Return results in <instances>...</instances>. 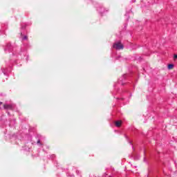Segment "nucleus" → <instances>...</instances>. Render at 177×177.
<instances>
[{
    "label": "nucleus",
    "instance_id": "obj_1",
    "mask_svg": "<svg viewBox=\"0 0 177 177\" xmlns=\"http://www.w3.org/2000/svg\"><path fill=\"white\" fill-rule=\"evenodd\" d=\"M113 48L120 50L121 49H124V46L122 45V44H121V42H118L113 45Z\"/></svg>",
    "mask_w": 177,
    "mask_h": 177
},
{
    "label": "nucleus",
    "instance_id": "obj_5",
    "mask_svg": "<svg viewBox=\"0 0 177 177\" xmlns=\"http://www.w3.org/2000/svg\"><path fill=\"white\" fill-rule=\"evenodd\" d=\"M37 145H42V144L41 143V140H37Z\"/></svg>",
    "mask_w": 177,
    "mask_h": 177
},
{
    "label": "nucleus",
    "instance_id": "obj_6",
    "mask_svg": "<svg viewBox=\"0 0 177 177\" xmlns=\"http://www.w3.org/2000/svg\"><path fill=\"white\" fill-rule=\"evenodd\" d=\"M174 59H177V55H174Z\"/></svg>",
    "mask_w": 177,
    "mask_h": 177
},
{
    "label": "nucleus",
    "instance_id": "obj_3",
    "mask_svg": "<svg viewBox=\"0 0 177 177\" xmlns=\"http://www.w3.org/2000/svg\"><path fill=\"white\" fill-rule=\"evenodd\" d=\"M115 127H118V128H120V127H121V125H122V121L119 120V121L115 122Z\"/></svg>",
    "mask_w": 177,
    "mask_h": 177
},
{
    "label": "nucleus",
    "instance_id": "obj_2",
    "mask_svg": "<svg viewBox=\"0 0 177 177\" xmlns=\"http://www.w3.org/2000/svg\"><path fill=\"white\" fill-rule=\"evenodd\" d=\"M3 106L4 110H13V106L12 104H4Z\"/></svg>",
    "mask_w": 177,
    "mask_h": 177
},
{
    "label": "nucleus",
    "instance_id": "obj_7",
    "mask_svg": "<svg viewBox=\"0 0 177 177\" xmlns=\"http://www.w3.org/2000/svg\"><path fill=\"white\" fill-rule=\"evenodd\" d=\"M2 104H3L2 102H0V106H1Z\"/></svg>",
    "mask_w": 177,
    "mask_h": 177
},
{
    "label": "nucleus",
    "instance_id": "obj_4",
    "mask_svg": "<svg viewBox=\"0 0 177 177\" xmlns=\"http://www.w3.org/2000/svg\"><path fill=\"white\" fill-rule=\"evenodd\" d=\"M172 68H174V64H169L168 65V69H169V70H172Z\"/></svg>",
    "mask_w": 177,
    "mask_h": 177
}]
</instances>
